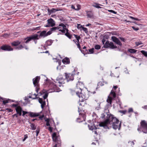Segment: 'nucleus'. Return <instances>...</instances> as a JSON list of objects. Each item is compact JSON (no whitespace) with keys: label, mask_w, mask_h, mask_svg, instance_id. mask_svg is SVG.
<instances>
[{"label":"nucleus","mask_w":147,"mask_h":147,"mask_svg":"<svg viewBox=\"0 0 147 147\" xmlns=\"http://www.w3.org/2000/svg\"><path fill=\"white\" fill-rule=\"evenodd\" d=\"M58 79L59 80V83L60 84H64L65 83L64 82V80H63V78H62L61 77H58Z\"/></svg>","instance_id":"c756f323"},{"label":"nucleus","mask_w":147,"mask_h":147,"mask_svg":"<svg viewBox=\"0 0 147 147\" xmlns=\"http://www.w3.org/2000/svg\"><path fill=\"white\" fill-rule=\"evenodd\" d=\"M116 119L117 120V121L115 120L114 122L113 121H111V123L112 122L113 123V128L115 129L120 128L121 125V122L119 123V120L116 118Z\"/></svg>","instance_id":"0eeeda50"},{"label":"nucleus","mask_w":147,"mask_h":147,"mask_svg":"<svg viewBox=\"0 0 147 147\" xmlns=\"http://www.w3.org/2000/svg\"><path fill=\"white\" fill-rule=\"evenodd\" d=\"M87 17L89 18H91L93 16L92 12L91 11H87L86 13Z\"/></svg>","instance_id":"5701e85b"},{"label":"nucleus","mask_w":147,"mask_h":147,"mask_svg":"<svg viewBox=\"0 0 147 147\" xmlns=\"http://www.w3.org/2000/svg\"><path fill=\"white\" fill-rule=\"evenodd\" d=\"M34 95H35V97H32V98L33 99H36V98H39V97H37V96L38 95V94H36L35 93L34 94Z\"/></svg>","instance_id":"5fc2aeb1"},{"label":"nucleus","mask_w":147,"mask_h":147,"mask_svg":"<svg viewBox=\"0 0 147 147\" xmlns=\"http://www.w3.org/2000/svg\"><path fill=\"white\" fill-rule=\"evenodd\" d=\"M48 95V93L47 92H46L45 94V95L43 96V98L44 99H46V98L47 97Z\"/></svg>","instance_id":"ea45409f"},{"label":"nucleus","mask_w":147,"mask_h":147,"mask_svg":"<svg viewBox=\"0 0 147 147\" xmlns=\"http://www.w3.org/2000/svg\"><path fill=\"white\" fill-rule=\"evenodd\" d=\"M100 103L98 107H97L95 109L96 110H99V109L100 108Z\"/></svg>","instance_id":"e2e57ef3"},{"label":"nucleus","mask_w":147,"mask_h":147,"mask_svg":"<svg viewBox=\"0 0 147 147\" xmlns=\"http://www.w3.org/2000/svg\"><path fill=\"white\" fill-rule=\"evenodd\" d=\"M22 116H24V115H25L26 114L28 113V112L27 111H24L22 110Z\"/></svg>","instance_id":"6e6d98bb"},{"label":"nucleus","mask_w":147,"mask_h":147,"mask_svg":"<svg viewBox=\"0 0 147 147\" xmlns=\"http://www.w3.org/2000/svg\"><path fill=\"white\" fill-rule=\"evenodd\" d=\"M140 52L145 57H147V52L144 50H142Z\"/></svg>","instance_id":"72a5a7b5"},{"label":"nucleus","mask_w":147,"mask_h":147,"mask_svg":"<svg viewBox=\"0 0 147 147\" xmlns=\"http://www.w3.org/2000/svg\"><path fill=\"white\" fill-rule=\"evenodd\" d=\"M51 34V33L50 32H47L46 31L43 30L40 32L39 36L38 35V37L39 38L41 37L44 38Z\"/></svg>","instance_id":"6e6552de"},{"label":"nucleus","mask_w":147,"mask_h":147,"mask_svg":"<svg viewBox=\"0 0 147 147\" xmlns=\"http://www.w3.org/2000/svg\"><path fill=\"white\" fill-rule=\"evenodd\" d=\"M65 74L67 82L70 81H72L74 79V75L73 74L67 73H65Z\"/></svg>","instance_id":"1a4fd4ad"},{"label":"nucleus","mask_w":147,"mask_h":147,"mask_svg":"<svg viewBox=\"0 0 147 147\" xmlns=\"http://www.w3.org/2000/svg\"><path fill=\"white\" fill-rule=\"evenodd\" d=\"M40 27L39 26L36 28H30V30L31 31H34V30H40Z\"/></svg>","instance_id":"2f4dec72"},{"label":"nucleus","mask_w":147,"mask_h":147,"mask_svg":"<svg viewBox=\"0 0 147 147\" xmlns=\"http://www.w3.org/2000/svg\"><path fill=\"white\" fill-rule=\"evenodd\" d=\"M58 10L54 8H53L51 10H50L49 9H48V11L49 15H50L51 13H54Z\"/></svg>","instance_id":"4be33fe9"},{"label":"nucleus","mask_w":147,"mask_h":147,"mask_svg":"<svg viewBox=\"0 0 147 147\" xmlns=\"http://www.w3.org/2000/svg\"><path fill=\"white\" fill-rule=\"evenodd\" d=\"M39 39L38 35L37 34H35L24 38V40H26V41L24 42L26 43H27L31 40H34L35 44H36L37 42V40Z\"/></svg>","instance_id":"7ed1b4c3"},{"label":"nucleus","mask_w":147,"mask_h":147,"mask_svg":"<svg viewBox=\"0 0 147 147\" xmlns=\"http://www.w3.org/2000/svg\"><path fill=\"white\" fill-rule=\"evenodd\" d=\"M53 128L51 127H49V130L51 132L52 131V130H53Z\"/></svg>","instance_id":"680f3d73"},{"label":"nucleus","mask_w":147,"mask_h":147,"mask_svg":"<svg viewBox=\"0 0 147 147\" xmlns=\"http://www.w3.org/2000/svg\"><path fill=\"white\" fill-rule=\"evenodd\" d=\"M132 28L135 30L136 31H138L139 30V29L138 28H136L135 26H133L132 27Z\"/></svg>","instance_id":"3c124183"},{"label":"nucleus","mask_w":147,"mask_h":147,"mask_svg":"<svg viewBox=\"0 0 147 147\" xmlns=\"http://www.w3.org/2000/svg\"><path fill=\"white\" fill-rule=\"evenodd\" d=\"M65 35L69 39H71L72 37V35L70 34L69 33H66L65 34Z\"/></svg>","instance_id":"c9c22d12"},{"label":"nucleus","mask_w":147,"mask_h":147,"mask_svg":"<svg viewBox=\"0 0 147 147\" xmlns=\"http://www.w3.org/2000/svg\"><path fill=\"white\" fill-rule=\"evenodd\" d=\"M88 126L89 128V129L90 130H93L95 129H97L95 126L94 125H88Z\"/></svg>","instance_id":"a878e982"},{"label":"nucleus","mask_w":147,"mask_h":147,"mask_svg":"<svg viewBox=\"0 0 147 147\" xmlns=\"http://www.w3.org/2000/svg\"><path fill=\"white\" fill-rule=\"evenodd\" d=\"M44 117V116L43 115H42L41 116H40L39 117V118L40 119H41V120H42L43 118V117Z\"/></svg>","instance_id":"052dcab7"},{"label":"nucleus","mask_w":147,"mask_h":147,"mask_svg":"<svg viewBox=\"0 0 147 147\" xmlns=\"http://www.w3.org/2000/svg\"><path fill=\"white\" fill-rule=\"evenodd\" d=\"M100 117L104 119V121L99 124V125L100 127H102L104 128H109L107 125L111 123V121H113L114 122L115 120L117 121L116 118L110 114L109 111V110L105 109L104 113L101 114Z\"/></svg>","instance_id":"f257e3e1"},{"label":"nucleus","mask_w":147,"mask_h":147,"mask_svg":"<svg viewBox=\"0 0 147 147\" xmlns=\"http://www.w3.org/2000/svg\"><path fill=\"white\" fill-rule=\"evenodd\" d=\"M110 94L111 96H112L113 98H115L116 97V93L115 92H114L113 90H112L110 93Z\"/></svg>","instance_id":"cd10ccee"},{"label":"nucleus","mask_w":147,"mask_h":147,"mask_svg":"<svg viewBox=\"0 0 147 147\" xmlns=\"http://www.w3.org/2000/svg\"><path fill=\"white\" fill-rule=\"evenodd\" d=\"M52 138L53 141L59 143V138L57 136L56 133H54L52 135Z\"/></svg>","instance_id":"ddd939ff"},{"label":"nucleus","mask_w":147,"mask_h":147,"mask_svg":"<svg viewBox=\"0 0 147 147\" xmlns=\"http://www.w3.org/2000/svg\"><path fill=\"white\" fill-rule=\"evenodd\" d=\"M24 48V47L22 45H21L19 46L18 47L16 48V49L20 50Z\"/></svg>","instance_id":"f704fd0d"},{"label":"nucleus","mask_w":147,"mask_h":147,"mask_svg":"<svg viewBox=\"0 0 147 147\" xmlns=\"http://www.w3.org/2000/svg\"><path fill=\"white\" fill-rule=\"evenodd\" d=\"M16 111L17 112V114H19L20 116L21 115L22 109L21 107H19L18 108H16Z\"/></svg>","instance_id":"a211bd4d"},{"label":"nucleus","mask_w":147,"mask_h":147,"mask_svg":"<svg viewBox=\"0 0 147 147\" xmlns=\"http://www.w3.org/2000/svg\"><path fill=\"white\" fill-rule=\"evenodd\" d=\"M40 128L38 127L37 128L36 130L35 131V132L36 133V136H38V135L39 133L40 132Z\"/></svg>","instance_id":"e433bc0d"},{"label":"nucleus","mask_w":147,"mask_h":147,"mask_svg":"<svg viewBox=\"0 0 147 147\" xmlns=\"http://www.w3.org/2000/svg\"><path fill=\"white\" fill-rule=\"evenodd\" d=\"M128 51L131 53H134L136 52L137 50L132 49H128Z\"/></svg>","instance_id":"7c9ffc66"},{"label":"nucleus","mask_w":147,"mask_h":147,"mask_svg":"<svg viewBox=\"0 0 147 147\" xmlns=\"http://www.w3.org/2000/svg\"><path fill=\"white\" fill-rule=\"evenodd\" d=\"M141 129L142 131L145 133H147V122L144 120H142L140 123Z\"/></svg>","instance_id":"20e7f679"},{"label":"nucleus","mask_w":147,"mask_h":147,"mask_svg":"<svg viewBox=\"0 0 147 147\" xmlns=\"http://www.w3.org/2000/svg\"><path fill=\"white\" fill-rule=\"evenodd\" d=\"M60 28V27L59 26H58L57 27H53L52 28H51L50 30L49 31V32H50L51 34L52 33V32L55 31L56 30H58L59 29V28Z\"/></svg>","instance_id":"412c9836"},{"label":"nucleus","mask_w":147,"mask_h":147,"mask_svg":"<svg viewBox=\"0 0 147 147\" xmlns=\"http://www.w3.org/2000/svg\"><path fill=\"white\" fill-rule=\"evenodd\" d=\"M111 39L117 45H119L120 46L122 45V44L119 40V38H118L115 36H113L111 37Z\"/></svg>","instance_id":"f8f14e48"},{"label":"nucleus","mask_w":147,"mask_h":147,"mask_svg":"<svg viewBox=\"0 0 147 147\" xmlns=\"http://www.w3.org/2000/svg\"><path fill=\"white\" fill-rule=\"evenodd\" d=\"M6 110H7L9 112H11L13 111V110L11 109L7 108Z\"/></svg>","instance_id":"69168bd1"},{"label":"nucleus","mask_w":147,"mask_h":147,"mask_svg":"<svg viewBox=\"0 0 147 147\" xmlns=\"http://www.w3.org/2000/svg\"><path fill=\"white\" fill-rule=\"evenodd\" d=\"M30 123L31 124L30 125V127L31 128V129L32 130H35L36 128V126L35 125V124L34 123Z\"/></svg>","instance_id":"bb28decb"},{"label":"nucleus","mask_w":147,"mask_h":147,"mask_svg":"<svg viewBox=\"0 0 147 147\" xmlns=\"http://www.w3.org/2000/svg\"><path fill=\"white\" fill-rule=\"evenodd\" d=\"M108 11L109 12H111V13H112L114 14H116L117 13V12H115V11H113V10H108Z\"/></svg>","instance_id":"09e8293b"},{"label":"nucleus","mask_w":147,"mask_h":147,"mask_svg":"<svg viewBox=\"0 0 147 147\" xmlns=\"http://www.w3.org/2000/svg\"><path fill=\"white\" fill-rule=\"evenodd\" d=\"M36 86V91L37 93H38V91L39 90L40 88H38V87L39 86L38 85H37Z\"/></svg>","instance_id":"a18cd8bd"},{"label":"nucleus","mask_w":147,"mask_h":147,"mask_svg":"<svg viewBox=\"0 0 147 147\" xmlns=\"http://www.w3.org/2000/svg\"><path fill=\"white\" fill-rule=\"evenodd\" d=\"M47 22L48 24L45 26L46 27H50V26L51 27H53L55 25V21L51 18L48 20Z\"/></svg>","instance_id":"9b49d317"},{"label":"nucleus","mask_w":147,"mask_h":147,"mask_svg":"<svg viewBox=\"0 0 147 147\" xmlns=\"http://www.w3.org/2000/svg\"><path fill=\"white\" fill-rule=\"evenodd\" d=\"M1 49L3 51H13V48L11 47V46L8 45H4L1 47Z\"/></svg>","instance_id":"9d476101"},{"label":"nucleus","mask_w":147,"mask_h":147,"mask_svg":"<svg viewBox=\"0 0 147 147\" xmlns=\"http://www.w3.org/2000/svg\"><path fill=\"white\" fill-rule=\"evenodd\" d=\"M12 106L13 107H16V108H18L19 107H20V106H18V104H13L12 105Z\"/></svg>","instance_id":"864d4df0"},{"label":"nucleus","mask_w":147,"mask_h":147,"mask_svg":"<svg viewBox=\"0 0 147 147\" xmlns=\"http://www.w3.org/2000/svg\"><path fill=\"white\" fill-rule=\"evenodd\" d=\"M71 7L73 9H75L76 10H79L80 9V5H78L77 8V9H75V7L73 5H71Z\"/></svg>","instance_id":"473e14b6"},{"label":"nucleus","mask_w":147,"mask_h":147,"mask_svg":"<svg viewBox=\"0 0 147 147\" xmlns=\"http://www.w3.org/2000/svg\"><path fill=\"white\" fill-rule=\"evenodd\" d=\"M10 100L9 99H8L7 100H4L3 101V103L4 105H5L6 103H8L9 102L8 101L9 100Z\"/></svg>","instance_id":"a19ab883"},{"label":"nucleus","mask_w":147,"mask_h":147,"mask_svg":"<svg viewBox=\"0 0 147 147\" xmlns=\"http://www.w3.org/2000/svg\"><path fill=\"white\" fill-rule=\"evenodd\" d=\"M59 19L62 22H65V19L62 17H59Z\"/></svg>","instance_id":"4c0bfd02"},{"label":"nucleus","mask_w":147,"mask_h":147,"mask_svg":"<svg viewBox=\"0 0 147 147\" xmlns=\"http://www.w3.org/2000/svg\"><path fill=\"white\" fill-rule=\"evenodd\" d=\"M136 45L138 46L139 45L142 44V43L141 41L137 42H136Z\"/></svg>","instance_id":"49530a36"},{"label":"nucleus","mask_w":147,"mask_h":147,"mask_svg":"<svg viewBox=\"0 0 147 147\" xmlns=\"http://www.w3.org/2000/svg\"><path fill=\"white\" fill-rule=\"evenodd\" d=\"M59 26L63 27V29L65 28V27H66V26L64 25L63 23H61L59 25Z\"/></svg>","instance_id":"79ce46f5"},{"label":"nucleus","mask_w":147,"mask_h":147,"mask_svg":"<svg viewBox=\"0 0 147 147\" xmlns=\"http://www.w3.org/2000/svg\"><path fill=\"white\" fill-rule=\"evenodd\" d=\"M51 85L53 87L52 88V90H53L52 92L55 91L57 92L60 91V89L59 88L57 89V86L54 84L53 83L51 84Z\"/></svg>","instance_id":"f3484780"},{"label":"nucleus","mask_w":147,"mask_h":147,"mask_svg":"<svg viewBox=\"0 0 147 147\" xmlns=\"http://www.w3.org/2000/svg\"><path fill=\"white\" fill-rule=\"evenodd\" d=\"M104 47L105 48H109L111 49H114L117 48V47L115 45H114L113 42H110L109 41H107L104 45Z\"/></svg>","instance_id":"39448f33"},{"label":"nucleus","mask_w":147,"mask_h":147,"mask_svg":"<svg viewBox=\"0 0 147 147\" xmlns=\"http://www.w3.org/2000/svg\"><path fill=\"white\" fill-rule=\"evenodd\" d=\"M28 137V136H27V134L25 135H24V138L23 140V141L24 142V141H25V140Z\"/></svg>","instance_id":"603ef678"},{"label":"nucleus","mask_w":147,"mask_h":147,"mask_svg":"<svg viewBox=\"0 0 147 147\" xmlns=\"http://www.w3.org/2000/svg\"><path fill=\"white\" fill-rule=\"evenodd\" d=\"M21 42L18 41H15L11 43V45L13 46H16L20 44Z\"/></svg>","instance_id":"b1692460"},{"label":"nucleus","mask_w":147,"mask_h":147,"mask_svg":"<svg viewBox=\"0 0 147 147\" xmlns=\"http://www.w3.org/2000/svg\"><path fill=\"white\" fill-rule=\"evenodd\" d=\"M82 29L83 30H84L86 33L87 34L88 33V31L87 29L86 28L84 27H82Z\"/></svg>","instance_id":"58836bf2"},{"label":"nucleus","mask_w":147,"mask_h":147,"mask_svg":"<svg viewBox=\"0 0 147 147\" xmlns=\"http://www.w3.org/2000/svg\"><path fill=\"white\" fill-rule=\"evenodd\" d=\"M120 113L123 114H125L127 112L126 110H120L119 111Z\"/></svg>","instance_id":"c03bdc74"},{"label":"nucleus","mask_w":147,"mask_h":147,"mask_svg":"<svg viewBox=\"0 0 147 147\" xmlns=\"http://www.w3.org/2000/svg\"><path fill=\"white\" fill-rule=\"evenodd\" d=\"M93 132H94V133L95 134H96V135H97L98 133H99V132H97V129L96 130H95V131H93Z\"/></svg>","instance_id":"774afa93"},{"label":"nucleus","mask_w":147,"mask_h":147,"mask_svg":"<svg viewBox=\"0 0 147 147\" xmlns=\"http://www.w3.org/2000/svg\"><path fill=\"white\" fill-rule=\"evenodd\" d=\"M133 110L132 108H130L128 109V112L129 113L132 112H133Z\"/></svg>","instance_id":"0e129e2a"},{"label":"nucleus","mask_w":147,"mask_h":147,"mask_svg":"<svg viewBox=\"0 0 147 147\" xmlns=\"http://www.w3.org/2000/svg\"><path fill=\"white\" fill-rule=\"evenodd\" d=\"M38 101L41 104V108L43 109L46 104L45 101L44 100H43L42 98H39Z\"/></svg>","instance_id":"2eb2a0df"},{"label":"nucleus","mask_w":147,"mask_h":147,"mask_svg":"<svg viewBox=\"0 0 147 147\" xmlns=\"http://www.w3.org/2000/svg\"><path fill=\"white\" fill-rule=\"evenodd\" d=\"M94 48H92L89 50V51L90 52V53H92L94 52Z\"/></svg>","instance_id":"8fccbe9b"},{"label":"nucleus","mask_w":147,"mask_h":147,"mask_svg":"<svg viewBox=\"0 0 147 147\" xmlns=\"http://www.w3.org/2000/svg\"><path fill=\"white\" fill-rule=\"evenodd\" d=\"M119 38L120 39L121 41H123V42H125V40L124 38L123 37H119Z\"/></svg>","instance_id":"de8ad7c7"},{"label":"nucleus","mask_w":147,"mask_h":147,"mask_svg":"<svg viewBox=\"0 0 147 147\" xmlns=\"http://www.w3.org/2000/svg\"><path fill=\"white\" fill-rule=\"evenodd\" d=\"M104 47L105 48H109L111 49H114L117 48V47L115 45H114L113 42H110L109 41H107L104 45Z\"/></svg>","instance_id":"423d86ee"},{"label":"nucleus","mask_w":147,"mask_h":147,"mask_svg":"<svg viewBox=\"0 0 147 147\" xmlns=\"http://www.w3.org/2000/svg\"><path fill=\"white\" fill-rule=\"evenodd\" d=\"M59 31H61L63 33H65V30L64 29H63L62 30L60 29Z\"/></svg>","instance_id":"bf43d9fd"},{"label":"nucleus","mask_w":147,"mask_h":147,"mask_svg":"<svg viewBox=\"0 0 147 147\" xmlns=\"http://www.w3.org/2000/svg\"><path fill=\"white\" fill-rule=\"evenodd\" d=\"M40 78L38 76H37L35 78L33 79V83L35 86L37 85H38V83L39 80Z\"/></svg>","instance_id":"4468645a"},{"label":"nucleus","mask_w":147,"mask_h":147,"mask_svg":"<svg viewBox=\"0 0 147 147\" xmlns=\"http://www.w3.org/2000/svg\"><path fill=\"white\" fill-rule=\"evenodd\" d=\"M29 115L31 117H37L40 115L38 113H34L33 112H30L29 113Z\"/></svg>","instance_id":"aec40b11"},{"label":"nucleus","mask_w":147,"mask_h":147,"mask_svg":"<svg viewBox=\"0 0 147 147\" xmlns=\"http://www.w3.org/2000/svg\"><path fill=\"white\" fill-rule=\"evenodd\" d=\"M53 42V41L51 40H49L46 41L45 44L44 45L43 47L45 49H46V47L48 46H50Z\"/></svg>","instance_id":"dca6fc26"},{"label":"nucleus","mask_w":147,"mask_h":147,"mask_svg":"<svg viewBox=\"0 0 147 147\" xmlns=\"http://www.w3.org/2000/svg\"><path fill=\"white\" fill-rule=\"evenodd\" d=\"M81 38V37H80V36H79V37H78V38H77L76 40H77V41L76 42L78 43H79V40Z\"/></svg>","instance_id":"338daca9"},{"label":"nucleus","mask_w":147,"mask_h":147,"mask_svg":"<svg viewBox=\"0 0 147 147\" xmlns=\"http://www.w3.org/2000/svg\"><path fill=\"white\" fill-rule=\"evenodd\" d=\"M76 45L78 46V48L81 51V48L79 43H78V44H76Z\"/></svg>","instance_id":"13d9d810"},{"label":"nucleus","mask_w":147,"mask_h":147,"mask_svg":"<svg viewBox=\"0 0 147 147\" xmlns=\"http://www.w3.org/2000/svg\"><path fill=\"white\" fill-rule=\"evenodd\" d=\"M112 100V98L111 97L109 96L108 97V98L107 99V102L109 103V105H110L111 107V103Z\"/></svg>","instance_id":"393cba45"},{"label":"nucleus","mask_w":147,"mask_h":147,"mask_svg":"<svg viewBox=\"0 0 147 147\" xmlns=\"http://www.w3.org/2000/svg\"><path fill=\"white\" fill-rule=\"evenodd\" d=\"M95 48L96 49H99L100 48V46L99 45H96L95 46Z\"/></svg>","instance_id":"37998d69"},{"label":"nucleus","mask_w":147,"mask_h":147,"mask_svg":"<svg viewBox=\"0 0 147 147\" xmlns=\"http://www.w3.org/2000/svg\"><path fill=\"white\" fill-rule=\"evenodd\" d=\"M62 62L64 64H68L70 63L69 59L67 57H65L62 60Z\"/></svg>","instance_id":"6ab92c4d"},{"label":"nucleus","mask_w":147,"mask_h":147,"mask_svg":"<svg viewBox=\"0 0 147 147\" xmlns=\"http://www.w3.org/2000/svg\"><path fill=\"white\" fill-rule=\"evenodd\" d=\"M79 88H80L79 87ZM82 89L80 88L79 90L76 92L77 95L79 98L80 101L83 102L84 100H87L88 97V94H83L82 92Z\"/></svg>","instance_id":"f03ea898"},{"label":"nucleus","mask_w":147,"mask_h":147,"mask_svg":"<svg viewBox=\"0 0 147 147\" xmlns=\"http://www.w3.org/2000/svg\"><path fill=\"white\" fill-rule=\"evenodd\" d=\"M83 27L82 25H81L80 24H77V28L78 29H80L81 28H82Z\"/></svg>","instance_id":"4d7b16f0"},{"label":"nucleus","mask_w":147,"mask_h":147,"mask_svg":"<svg viewBox=\"0 0 147 147\" xmlns=\"http://www.w3.org/2000/svg\"><path fill=\"white\" fill-rule=\"evenodd\" d=\"M99 5L102 6V5L98 3H95L94 4L92 5L93 6L97 8H101L99 6Z\"/></svg>","instance_id":"c85d7f7f"}]
</instances>
